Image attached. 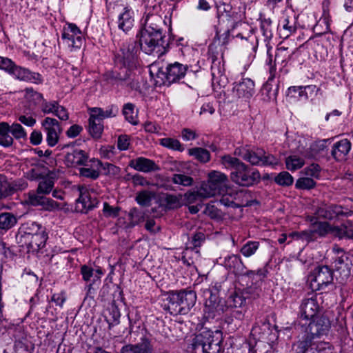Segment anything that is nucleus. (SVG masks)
<instances>
[{
  "label": "nucleus",
  "instance_id": "774afa93",
  "mask_svg": "<svg viewBox=\"0 0 353 353\" xmlns=\"http://www.w3.org/2000/svg\"><path fill=\"white\" fill-rule=\"evenodd\" d=\"M120 210L119 207H112L106 202L103 203V212L106 217L115 218L118 216Z\"/></svg>",
  "mask_w": 353,
  "mask_h": 353
},
{
  "label": "nucleus",
  "instance_id": "5701e85b",
  "mask_svg": "<svg viewBox=\"0 0 353 353\" xmlns=\"http://www.w3.org/2000/svg\"><path fill=\"white\" fill-rule=\"evenodd\" d=\"M334 265L336 280L341 284L345 283L351 274L348 257L345 254L337 256L334 261Z\"/></svg>",
  "mask_w": 353,
  "mask_h": 353
},
{
  "label": "nucleus",
  "instance_id": "aec40b11",
  "mask_svg": "<svg viewBox=\"0 0 353 353\" xmlns=\"http://www.w3.org/2000/svg\"><path fill=\"white\" fill-rule=\"evenodd\" d=\"M212 85L214 90L224 88L228 83L223 63L218 59H213L211 65Z\"/></svg>",
  "mask_w": 353,
  "mask_h": 353
},
{
  "label": "nucleus",
  "instance_id": "dca6fc26",
  "mask_svg": "<svg viewBox=\"0 0 353 353\" xmlns=\"http://www.w3.org/2000/svg\"><path fill=\"white\" fill-rule=\"evenodd\" d=\"M41 126L46 134V142L50 147L55 146L62 132L59 122L54 118L46 117L41 122Z\"/></svg>",
  "mask_w": 353,
  "mask_h": 353
},
{
  "label": "nucleus",
  "instance_id": "bb28decb",
  "mask_svg": "<svg viewBox=\"0 0 353 353\" xmlns=\"http://www.w3.org/2000/svg\"><path fill=\"white\" fill-rule=\"evenodd\" d=\"M79 197L77 199V203L82 205L81 212L86 213L88 211L92 210L98 204V201L96 198H92L85 186H79Z\"/></svg>",
  "mask_w": 353,
  "mask_h": 353
},
{
  "label": "nucleus",
  "instance_id": "b1692460",
  "mask_svg": "<svg viewBox=\"0 0 353 353\" xmlns=\"http://www.w3.org/2000/svg\"><path fill=\"white\" fill-rule=\"evenodd\" d=\"M129 166L138 172L144 173L160 170V167L154 161L143 157L132 159L129 162Z\"/></svg>",
  "mask_w": 353,
  "mask_h": 353
},
{
  "label": "nucleus",
  "instance_id": "8fccbe9b",
  "mask_svg": "<svg viewBox=\"0 0 353 353\" xmlns=\"http://www.w3.org/2000/svg\"><path fill=\"white\" fill-rule=\"evenodd\" d=\"M259 245V241H249L241 247L240 252L245 257H250L256 252Z\"/></svg>",
  "mask_w": 353,
  "mask_h": 353
},
{
  "label": "nucleus",
  "instance_id": "1a4fd4ad",
  "mask_svg": "<svg viewBox=\"0 0 353 353\" xmlns=\"http://www.w3.org/2000/svg\"><path fill=\"white\" fill-rule=\"evenodd\" d=\"M28 134L25 128L17 122L10 124L8 122H0V145L10 148L14 143V139L26 140Z\"/></svg>",
  "mask_w": 353,
  "mask_h": 353
},
{
  "label": "nucleus",
  "instance_id": "c756f323",
  "mask_svg": "<svg viewBox=\"0 0 353 353\" xmlns=\"http://www.w3.org/2000/svg\"><path fill=\"white\" fill-rule=\"evenodd\" d=\"M134 12L132 9L124 8L118 16V28L125 33H128L134 26Z\"/></svg>",
  "mask_w": 353,
  "mask_h": 353
},
{
  "label": "nucleus",
  "instance_id": "f8f14e48",
  "mask_svg": "<svg viewBox=\"0 0 353 353\" xmlns=\"http://www.w3.org/2000/svg\"><path fill=\"white\" fill-rule=\"evenodd\" d=\"M61 39L63 44L71 52L79 50L83 43L84 38L81 30L76 24L66 23L61 32Z\"/></svg>",
  "mask_w": 353,
  "mask_h": 353
},
{
  "label": "nucleus",
  "instance_id": "864d4df0",
  "mask_svg": "<svg viewBox=\"0 0 353 353\" xmlns=\"http://www.w3.org/2000/svg\"><path fill=\"white\" fill-rule=\"evenodd\" d=\"M286 168L291 171L296 170L304 165V160L297 156L288 157L285 160Z\"/></svg>",
  "mask_w": 353,
  "mask_h": 353
},
{
  "label": "nucleus",
  "instance_id": "72a5a7b5",
  "mask_svg": "<svg viewBox=\"0 0 353 353\" xmlns=\"http://www.w3.org/2000/svg\"><path fill=\"white\" fill-rule=\"evenodd\" d=\"M208 181L221 193L226 185L228 179L224 173L213 170L208 173Z\"/></svg>",
  "mask_w": 353,
  "mask_h": 353
},
{
  "label": "nucleus",
  "instance_id": "9b49d317",
  "mask_svg": "<svg viewBox=\"0 0 353 353\" xmlns=\"http://www.w3.org/2000/svg\"><path fill=\"white\" fill-rule=\"evenodd\" d=\"M307 325L303 324L302 327L305 333L306 343H311L312 341L316 338H320L327 335L330 327L331 323L329 319L324 316H315L309 320Z\"/></svg>",
  "mask_w": 353,
  "mask_h": 353
},
{
  "label": "nucleus",
  "instance_id": "a19ab883",
  "mask_svg": "<svg viewBox=\"0 0 353 353\" xmlns=\"http://www.w3.org/2000/svg\"><path fill=\"white\" fill-rule=\"evenodd\" d=\"M188 154L201 163H207L210 159V152L203 148H193L188 150Z\"/></svg>",
  "mask_w": 353,
  "mask_h": 353
},
{
  "label": "nucleus",
  "instance_id": "4468645a",
  "mask_svg": "<svg viewBox=\"0 0 353 353\" xmlns=\"http://www.w3.org/2000/svg\"><path fill=\"white\" fill-rule=\"evenodd\" d=\"M230 272L235 276H251L254 274V270H248L241 256L238 254H228L225 256L221 262Z\"/></svg>",
  "mask_w": 353,
  "mask_h": 353
},
{
  "label": "nucleus",
  "instance_id": "393cba45",
  "mask_svg": "<svg viewBox=\"0 0 353 353\" xmlns=\"http://www.w3.org/2000/svg\"><path fill=\"white\" fill-rule=\"evenodd\" d=\"M279 34L283 39L288 38L297 30V19L295 15H284L279 24Z\"/></svg>",
  "mask_w": 353,
  "mask_h": 353
},
{
  "label": "nucleus",
  "instance_id": "4c0bfd02",
  "mask_svg": "<svg viewBox=\"0 0 353 353\" xmlns=\"http://www.w3.org/2000/svg\"><path fill=\"white\" fill-rule=\"evenodd\" d=\"M330 21L331 20L329 12L324 10L322 17L319 19V20L313 28L314 32L318 36H321L330 32Z\"/></svg>",
  "mask_w": 353,
  "mask_h": 353
},
{
  "label": "nucleus",
  "instance_id": "2eb2a0df",
  "mask_svg": "<svg viewBox=\"0 0 353 353\" xmlns=\"http://www.w3.org/2000/svg\"><path fill=\"white\" fill-rule=\"evenodd\" d=\"M120 353H155L154 343L151 335L146 332L142 333L137 343L123 345Z\"/></svg>",
  "mask_w": 353,
  "mask_h": 353
},
{
  "label": "nucleus",
  "instance_id": "5fc2aeb1",
  "mask_svg": "<svg viewBox=\"0 0 353 353\" xmlns=\"http://www.w3.org/2000/svg\"><path fill=\"white\" fill-rule=\"evenodd\" d=\"M128 216L130 225L132 227H134L144 221V213L137 208H133L130 210Z\"/></svg>",
  "mask_w": 353,
  "mask_h": 353
},
{
  "label": "nucleus",
  "instance_id": "4be33fe9",
  "mask_svg": "<svg viewBox=\"0 0 353 353\" xmlns=\"http://www.w3.org/2000/svg\"><path fill=\"white\" fill-rule=\"evenodd\" d=\"M232 90L238 98L248 100L255 93V83L250 78H242L239 82L234 83Z\"/></svg>",
  "mask_w": 353,
  "mask_h": 353
},
{
  "label": "nucleus",
  "instance_id": "603ef678",
  "mask_svg": "<svg viewBox=\"0 0 353 353\" xmlns=\"http://www.w3.org/2000/svg\"><path fill=\"white\" fill-rule=\"evenodd\" d=\"M245 302V299L236 292H232L226 301V304L231 307H240Z\"/></svg>",
  "mask_w": 353,
  "mask_h": 353
},
{
  "label": "nucleus",
  "instance_id": "f257e3e1",
  "mask_svg": "<svg viewBox=\"0 0 353 353\" xmlns=\"http://www.w3.org/2000/svg\"><path fill=\"white\" fill-rule=\"evenodd\" d=\"M143 27L137 34L140 49L145 54H163L168 47L166 39L165 21L158 14H146L142 19Z\"/></svg>",
  "mask_w": 353,
  "mask_h": 353
},
{
  "label": "nucleus",
  "instance_id": "37998d69",
  "mask_svg": "<svg viewBox=\"0 0 353 353\" xmlns=\"http://www.w3.org/2000/svg\"><path fill=\"white\" fill-rule=\"evenodd\" d=\"M260 29L265 41H269L273 37L272 21L270 18H261Z\"/></svg>",
  "mask_w": 353,
  "mask_h": 353
},
{
  "label": "nucleus",
  "instance_id": "13d9d810",
  "mask_svg": "<svg viewBox=\"0 0 353 353\" xmlns=\"http://www.w3.org/2000/svg\"><path fill=\"white\" fill-rule=\"evenodd\" d=\"M172 181L176 185L190 186L193 183V179L183 174H174L172 177Z\"/></svg>",
  "mask_w": 353,
  "mask_h": 353
},
{
  "label": "nucleus",
  "instance_id": "6e6d98bb",
  "mask_svg": "<svg viewBox=\"0 0 353 353\" xmlns=\"http://www.w3.org/2000/svg\"><path fill=\"white\" fill-rule=\"evenodd\" d=\"M274 181L281 186H290L292 185L294 179L289 172L283 171L275 176Z\"/></svg>",
  "mask_w": 353,
  "mask_h": 353
},
{
  "label": "nucleus",
  "instance_id": "cd10ccee",
  "mask_svg": "<svg viewBox=\"0 0 353 353\" xmlns=\"http://www.w3.org/2000/svg\"><path fill=\"white\" fill-rule=\"evenodd\" d=\"M79 197L77 199V203L82 205L81 212L86 213L88 211L92 210L98 204V201L96 198H92L85 186H79Z\"/></svg>",
  "mask_w": 353,
  "mask_h": 353
},
{
  "label": "nucleus",
  "instance_id": "f3484780",
  "mask_svg": "<svg viewBox=\"0 0 353 353\" xmlns=\"http://www.w3.org/2000/svg\"><path fill=\"white\" fill-rule=\"evenodd\" d=\"M83 167L79 169V174L81 176L96 180L100 176V170L103 168L104 170L114 169L116 167L109 163H103L100 160L92 159L88 161Z\"/></svg>",
  "mask_w": 353,
  "mask_h": 353
},
{
  "label": "nucleus",
  "instance_id": "39448f33",
  "mask_svg": "<svg viewBox=\"0 0 353 353\" xmlns=\"http://www.w3.org/2000/svg\"><path fill=\"white\" fill-rule=\"evenodd\" d=\"M253 31L252 27L248 23L242 21H236L222 35L223 44L228 42L229 37L239 39L243 42L245 48L256 50L258 40Z\"/></svg>",
  "mask_w": 353,
  "mask_h": 353
},
{
  "label": "nucleus",
  "instance_id": "0e129e2a",
  "mask_svg": "<svg viewBox=\"0 0 353 353\" xmlns=\"http://www.w3.org/2000/svg\"><path fill=\"white\" fill-rule=\"evenodd\" d=\"M165 204L168 209H175L181 206L180 199L172 194H167L165 197Z\"/></svg>",
  "mask_w": 353,
  "mask_h": 353
},
{
  "label": "nucleus",
  "instance_id": "bf43d9fd",
  "mask_svg": "<svg viewBox=\"0 0 353 353\" xmlns=\"http://www.w3.org/2000/svg\"><path fill=\"white\" fill-rule=\"evenodd\" d=\"M316 182L312 178L310 177H301L299 178L295 184L297 189L300 190H310L314 188Z\"/></svg>",
  "mask_w": 353,
  "mask_h": 353
},
{
  "label": "nucleus",
  "instance_id": "58836bf2",
  "mask_svg": "<svg viewBox=\"0 0 353 353\" xmlns=\"http://www.w3.org/2000/svg\"><path fill=\"white\" fill-rule=\"evenodd\" d=\"M17 223V217L10 212L0 214V229L7 231L13 228Z\"/></svg>",
  "mask_w": 353,
  "mask_h": 353
},
{
  "label": "nucleus",
  "instance_id": "f704fd0d",
  "mask_svg": "<svg viewBox=\"0 0 353 353\" xmlns=\"http://www.w3.org/2000/svg\"><path fill=\"white\" fill-rule=\"evenodd\" d=\"M225 305L222 302L205 301L204 312L208 319H214L221 316L225 310Z\"/></svg>",
  "mask_w": 353,
  "mask_h": 353
},
{
  "label": "nucleus",
  "instance_id": "680f3d73",
  "mask_svg": "<svg viewBox=\"0 0 353 353\" xmlns=\"http://www.w3.org/2000/svg\"><path fill=\"white\" fill-rule=\"evenodd\" d=\"M59 102L57 101H48L46 100H43V102L41 105V111L44 114H53L54 113L57 106L59 105Z\"/></svg>",
  "mask_w": 353,
  "mask_h": 353
},
{
  "label": "nucleus",
  "instance_id": "c03bdc74",
  "mask_svg": "<svg viewBox=\"0 0 353 353\" xmlns=\"http://www.w3.org/2000/svg\"><path fill=\"white\" fill-rule=\"evenodd\" d=\"M159 144L166 148L170 150L183 152L184 150V147L180 143V141L174 138H162L159 140Z\"/></svg>",
  "mask_w": 353,
  "mask_h": 353
},
{
  "label": "nucleus",
  "instance_id": "69168bd1",
  "mask_svg": "<svg viewBox=\"0 0 353 353\" xmlns=\"http://www.w3.org/2000/svg\"><path fill=\"white\" fill-rule=\"evenodd\" d=\"M14 65L15 63L12 59L0 56V70L10 74Z\"/></svg>",
  "mask_w": 353,
  "mask_h": 353
},
{
  "label": "nucleus",
  "instance_id": "f03ea898",
  "mask_svg": "<svg viewBox=\"0 0 353 353\" xmlns=\"http://www.w3.org/2000/svg\"><path fill=\"white\" fill-rule=\"evenodd\" d=\"M139 46L134 39L123 42L114 59V68L105 73V79L110 83L134 88L131 81V70L135 65L138 57Z\"/></svg>",
  "mask_w": 353,
  "mask_h": 353
},
{
  "label": "nucleus",
  "instance_id": "09e8293b",
  "mask_svg": "<svg viewBox=\"0 0 353 353\" xmlns=\"http://www.w3.org/2000/svg\"><path fill=\"white\" fill-rule=\"evenodd\" d=\"M120 316V311L117 307L113 305L109 308L108 316H106V321L108 323L109 329H111L112 327L119 324Z\"/></svg>",
  "mask_w": 353,
  "mask_h": 353
},
{
  "label": "nucleus",
  "instance_id": "2f4dec72",
  "mask_svg": "<svg viewBox=\"0 0 353 353\" xmlns=\"http://www.w3.org/2000/svg\"><path fill=\"white\" fill-rule=\"evenodd\" d=\"M88 156L84 150L75 149L68 152L65 157L68 166L84 165L88 162Z\"/></svg>",
  "mask_w": 353,
  "mask_h": 353
},
{
  "label": "nucleus",
  "instance_id": "9d476101",
  "mask_svg": "<svg viewBox=\"0 0 353 353\" xmlns=\"http://www.w3.org/2000/svg\"><path fill=\"white\" fill-rule=\"evenodd\" d=\"M333 271L327 265L315 268L308 276L312 291H325L333 285Z\"/></svg>",
  "mask_w": 353,
  "mask_h": 353
},
{
  "label": "nucleus",
  "instance_id": "49530a36",
  "mask_svg": "<svg viewBox=\"0 0 353 353\" xmlns=\"http://www.w3.org/2000/svg\"><path fill=\"white\" fill-rule=\"evenodd\" d=\"M278 88L273 89L272 85L270 81H267L262 87L261 94L263 101H271L276 99Z\"/></svg>",
  "mask_w": 353,
  "mask_h": 353
},
{
  "label": "nucleus",
  "instance_id": "ddd939ff",
  "mask_svg": "<svg viewBox=\"0 0 353 353\" xmlns=\"http://www.w3.org/2000/svg\"><path fill=\"white\" fill-rule=\"evenodd\" d=\"M231 180L241 186H252L258 183L261 179L260 172L255 168L245 165H240L237 171H233L230 174Z\"/></svg>",
  "mask_w": 353,
  "mask_h": 353
},
{
  "label": "nucleus",
  "instance_id": "c85d7f7f",
  "mask_svg": "<svg viewBox=\"0 0 353 353\" xmlns=\"http://www.w3.org/2000/svg\"><path fill=\"white\" fill-rule=\"evenodd\" d=\"M351 142L348 139H341L334 143L331 154L337 161H344L351 150Z\"/></svg>",
  "mask_w": 353,
  "mask_h": 353
},
{
  "label": "nucleus",
  "instance_id": "423d86ee",
  "mask_svg": "<svg viewBox=\"0 0 353 353\" xmlns=\"http://www.w3.org/2000/svg\"><path fill=\"white\" fill-rule=\"evenodd\" d=\"M234 153L236 156L243 158L245 161L254 165L271 166L274 168L280 163L278 157L261 148L253 151L247 147L241 146L235 148Z\"/></svg>",
  "mask_w": 353,
  "mask_h": 353
},
{
  "label": "nucleus",
  "instance_id": "6e6552de",
  "mask_svg": "<svg viewBox=\"0 0 353 353\" xmlns=\"http://www.w3.org/2000/svg\"><path fill=\"white\" fill-rule=\"evenodd\" d=\"M27 178L30 181L38 182L37 192L43 194H49L53 190L56 177L55 174L41 167H34L26 173Z\"/></svg>",
  "mask_w": 353,
  "mask_h": 353
},
{
  "label": "nucleus",
  "instance_id": "a878e982",
  "mask_svg": "<svg viewBox=\"0 0 353 353\" xmlns=\"http://www.w3.org/2000/svg\"><path fill=\"white\" fill-rule=\"evenodd\" d=\"M46 239L47 235L45 231H43L34 236H28V237L17 241L22 247H26L29 251H35L45 245Z\"/></svg>",
  "mask_w": 353,
  "mask_h": 353
},
{
  "label": "nucleus",
  "instance_id": "6ab92c4d",
  "mask_svg": "<svg viewBox=\"0 0 353 353\" xmlns=\"http://www.w3.org/2000/svg\"><path fill=\"white\" fill-rule=\"evenodd\" d=\"M10 75L19 81L35 84H41L43 81V77L39 73L32 72L16 63L10 72Z\"/></svg>",
  "mask_w": 353,
  "mask_h": 353
},
{
  "label": "nucleus",
  "instance_id": "a18cd8bd",
  "mask_svg": "<svg viewBox=\"0 0 353 353\" xmlns=\"http://www.w3.org/2000/svg\"><path fill=\"white\" fill-rule=\"evenodd\" d=\"M123 114L126 121L132 125L138 123L137 112L134 110V105L131 103H125L123 108Z\"/></svg>",
  "mask_w": 353,
  "mask_h": 353
},
{
  "label": "nucleus",
  "instance_id": "ea45409f",
  "mask_svg": "<svg viewBox=\"0 0 353 353\" xmlns=\"http://www.w3.org/2000/svg\"><path fill=\"white\" fill-rule=\"evenodd\" d=\"M156 193L154 191L142 190L137 194L136 201L141 206H150L152 201L155 198Z\"/></svg>",
  "mask_w": 353,
  "mask_h": 353
},
{
  "label": "nucleus",
  "instance_id": "7c9ffc66",
  "mask_svg": "<svg viewBox=\"0 0 353 353\" xmlns=\"http://www.w3.org/2000/svg\"><path fill=\"white\" fill-rule=\"evenodd\" d=\"M81 274L84 281L90 283L99 284L103 272L99 267L94 270L89 265H83L81 267Z\"/></svg>",
  "mask_w": 353,
  "mask_h": 353
},
{
  "label": "nucleus",
  "instance_id": "de8ad7c7",
  "mask_svg": "<svg viewBox=\"0 0 353 353\" xmlns=\"http://www.w3.org/2000/svg\"><path fill=\"white\" fill-rule=\"evenodd\" d=\"M221 162L226 169H234V171H237L240 168V165L244 164L239 159L230 155L223 156Z\"/></svg>",
  "mask_w": 353,
  "mask_h": 353
},
{
  "label": "nucleus",
  "instance_id": "473e14b6",
  "mask_svg": "<svg viewBox=\"0 0 353 353\" xmlns=\"http://www.w3.org/2000/svg\"><path fill=\"white\" fill-rule=\"evenodd\" d=\"M44 231L42 226L36 222H27L21 225L19 229L17 236V241L28 237V236H34L39 232Z\"/></svg>",
  "mask_w": 353,
  "mask_h": 353
},
{
  "label": "nucleus",
  "instance_id": "a211bd4d",
  "mask_svg": "<svg viewBox=\"0 0 353 353\" xmlns=\"http://www.w3.org/2000/svg\"><path fill=\"white\" fill-rule=\"evenodd\" d=\"M320 305L316 295L304 298L299 307L300 318L308 321L316 316Z\"/></svg>",
  "mask_w": 353,
  "mask_h": 353
},
{
  "label": "nucleus",
  "instance_id": "412c9836",
  "mask_svg": "<svg viewBox=\"0 0 353 353\" xmlns=\"http://www.w3.org/2000/svg\"><path fill=\"white\" fill-rule=\"evenodd\" d=\"M221 192L210 181L203 182L196 191L188 192L185 196L189 202H194L198 199H205L214 196Z\"/></svg>",
  "mask_w": 353,
  "mask_h": 353
},
{
  "label": "nucleus",
  "instance_id": "c9c22d12",
  "mask_svg": "<svg viewBox=\"0 0 353 353\" xmlns=\"http://www.w3.org/2000/svg\"><path fill=\"white\" fill-rule=\"evenodd\" d=\"M103 123L90 114L88 119V131L89 134L94 139L101 137L103 132Z\"/></svg>",
  "mask_w": 353,
  "mask_h": 353
},
{
  "label": "nucleus",
  "instance_id": "3c124183",
  "mask_svg": "<svg viewBox=\"0 0 353 353\" xmlns=\"http://www.w3.org/2000/svg\"><path fill=\"white\" fill-rule=\"evenodd\" d=\"M221 285L219 283H216L214 285H212L208 289L204 291V296H205V301L211 302H221L219 292Z\"/></svg>",
  "mask_w": 353,
  "mask_h": 353
},
{
  "label": "nucleus",
  "instance_id": "7ed1b4c3",
  "mask_svg": "<svg viewBox=\"0 0 353 353\" xmlns=\"http://www.w3.org/2000/svg\"><path fill=\"white\" fill-rule=\"evenodd\" d=\"M187 69V65L176 61L172 63L157 61L151 65L150 74H155L161 80L160 84L170 85L184 78Z\"/></svg>",
  "mask_w": 353,
  "mask_h": 353
},
{
  "label": "nucleus",
  "instance_id": "0eeeda50",
  "mask_svg": "<svg viewBox=\"0 0 353 353\" xmlns=\"http://www.w3.org/2000/svg\"><path fill=\"white\" fill-rule=\"evenodd\" d=\"M220 332L214 334L211 330H203L196 335L192 346L194 350H201L203 353H219L221 350Z\"/></svg>",
  "mask_w": 353,
  "mask_h": 353
},
{
  "label": "nucleus",
  "instance_id": "79ce46f5",
  "mask_svg": "<svg viewBox=\"0 0 353 353\" xmlns=\"http://www.w3.org/2000/svg\"><path fill=\"white\" fill-rule=\"evenodd\" d=\"M328 141L329 139H322L313 142L310 147V156L312 158H316L320 156L327 149Z\"/></svg>",
  "mask_w": 353,
  "mask_h": 353
},
{
  "label": "nucleus",
  "instance_id": "052dcab7",
  "mask_svg": "<svg viewBox=\"0 0 353 353\" xmlns=\"http://www.w3.org/2000/svg\"><path fill=\"white\" fill-rule=\"evenodd\" d=\"M205 240V235L203 232L199 231L195 232L189 241L190 248H196L200 247Z\"/></svg>",
  "mask_w": 353,
  "mask_h": 353
},
{
  "label": "nucleus",
  "instance_id": "338daca9",
  "mask_svg": "<svg viewBox=\"0 0 353 353\" xmlns=\"http://www.w3.org/2000/svg\"><path fill=\"white\" fill-rule=\"evenodd\" d=\"M41 207L47 211H54L57 210L62 209V206L61 203H59L57 201H54L50 198L46 197Z\"/></svg>",
  "mask_w": 353,
  "mask_h": 353
},
{
  "label": "nucleus",
  "instance_id": "4d7b16f0",
  "mask_svg": "<svg viewBox=\"0 0 353 353\" xmlns=\"http://www.w3.org/2000/svg\"><path fill=\"white\" fill-rule=\"evenodd\" d=\"M46 194L39 193L37 190L36 192H30L28 193V203L32 206H41L46 199Z\"/></svg>",
  "mask_w": 353,
  "mask_h": 353
},
{
  "label": "nucleus",
  "instance_id": "20e7f679",
  "mask_svg": "<svg viewBox=\"0 0 353 353\" xmlns=\"http://www.w3.org/2000/svg\"><path fill=\"white\" fill-rule=\"evenodd\" d=\"M167 308L172 315L187 314L196 301V294L192 290L171 292L167 298Z\"/></svg>",
  "mask_w": 353,
  "mask_h": 353
},
{
  "label": "nucleus",
  "instance_id": "e433bc0d",
  "mask_svg": "<svg viewBox=\"0 0 353 353\" xmlns=\"http://www.w3.org/2000/svg\"><path fill=\"white\" fill-rule=\"evenodd\" d=\"M119 112V108L115 105L108 106L105 109L101 108H93L91 109L90 114L101 121L107 118L114 117Z\"/></svg>",
  "mask_w": 353,
  "mask_h": 353
},
{
  "label": "nucleus",
  "instance_id": "e2e57ef3",
  "mask_svg": "<svg viewBox=\"0 0 353 353\" xmlns=\"http://www.w3.org/2000/svg\"><path fill=\"white\" fill-rule=\"evenodd\" d=\"M128 179L131 180L134 186H148L150 185V183L146 179V178L139 174H135L133 175L128 174Z\"/></svg>",
  "mask_w": 353,
  "mask_h": 353
}]
</instances>
